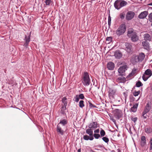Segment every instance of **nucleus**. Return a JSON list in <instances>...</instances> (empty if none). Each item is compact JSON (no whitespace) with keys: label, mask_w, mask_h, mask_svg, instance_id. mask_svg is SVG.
Instances as JSON below:
<instances>
[{"label":"nucleus","mask_w":152,"mask_h":152,"mask_svg":"<svg viewBox=\"0 0 152 152\" xmlns=\"http://www.w3.org/2000/svg\"><path fill=\"white\" fill-rule=\"evenodd\" d=\"M127 35L128 37L131 38V40L133 42H135L139 39L137 33L133 29H129L127 32Z\"/></svg>","instance_id":"nucleus-1"},{"label":"nucleus","mask_w":152,"mask_h":152,"mask_svg":"<svg viewBox=\"0 0 152 152\" xmlns=\"http://www.w3.org/2000/svg\"><path fill=\"white\" fill-rule=\"evenodd\" d=\"M82 83L85 86H88L91 83V80L89 74L87 72H84L81 79Z\"/></svg>","instance_id":"nucleus-2"},{"label":"nucleus","mask_w":152,"mask_h":152,"mask_svg":"<svg viewBox=\"0 0 152 152\" xmlns=\"http://www.w3.org/2000/svg\"><path fill=\"white\" fill-rule=\"evenodd\" d=\"M127 4V2L124 0H117L114 2V5L116 9L119 10L126 6Z\"/></svg>","instance_id":"nucleus-3"},{"label":"nucleus","mask_w":152,"mask_h":152,"mask_svg":"<svg viewBox=\"0 0 152 152\" xmlns=\"http://www.w3.org/2000/svg\"><path fill=\"white\" fill-rule=\"evenodd\" d=\"M126 30V26L125 24H121L116 31L115 34L117 35L119 37L123 34Z\"/></svg>","instance_id":"nucleus-4"},{"label":"nucleus","mask_w":152,"mask_h":152,"mask_svg":"<svg viewBox=\"0 0 152 152\" xmlns=\"http://www.w3.org/2000/svg\"><path fill=\"white\" fill-rule=\"evenodd\" d=\"M112 113L115 117L117 119H120L123 115L122 111L119 109H116L113 110Z\"/></svg>","instance_id":"nucleus-5"},{"label":"nucleus","mask_w":152,"mask_h":152,"mask_svg":"<svg viewBox=\"0 0 152 152\" xmlns=\"http://www.w3.org/2000/svg\"><path fill=\"white\" fill-rule=\"evenodd\" d=\"M128 67L127 65L125 64L121 66L118 69V71L120 75H123L125 74V71L127 70Z\"/></svg>","instance_id":"nucleus-6"},{"label":"nucleus","mask_w":152,"mask_h":152,"mask_svg":"<svg viewBox=\"0 0 152 152\" xmlns=\"http://www.w3.org/2000/svg\"><path fill=\"white\" fill-rule=\"evenodd\" d=\"M142 45L143 48L148 51H149L150 50V45L148 41L146 40H144L142 42Z\"/></svg>","instance_id":"nucleus-7"},{"label":"nucleus","mask_w":152,"mask_h":152,"mask_svg":"<svg viewBox=\"0 0 152 152\" xmlns=\"http://www.w3.org/2000/svg\"><path fill=\"white\" fill-rule=\"evenodd\" d=\"M134 13L132 11H128L126 14V20H132L134 17Z\"/></svg>","instance_id":"nucleus-8"},{"label":"nucleus","mask_w":152,"mask_h":152,"mask_svg":"<svg viewBox=\"0 0 152 152\" xmlns=\"http://www.w3.org/2000/svg\"><path fill=\"white\" fill-rule=\"evenodd\" d=\"M145 57V55L143 53H140L138 56H136L135 57L136 62L142 61L144 59Z\"/></svg>","instance_id":"nucleus-9"},{"label":"nucleus","mask_w":152,"mask_h":152,"mask_svg":"<svg viewBox=\"0 0 152 152\" xmlns=\"http://www.w3.org/2000/svg\"><path fill=\"white\" fill-rule=\"evenodd\" d=\"M66 130L65 131H64L61 128L58 124L57 126L56 130L58 135H63Z\"/></svg>","instance_id":"nucleus-10"},{"label":"nucleus","mask_w":152,"mask_h":152,"mask_svg":"<svg viewBox=\"0 0 152 152\" xmlns=\"http://www.w3.org/2000/svg\"><path fill=\"white\" fill-rule=\"evenodd\" d=\"M148 14V11H145L140 13L138 16V17L140 19H143L145 18Z\"/></svg>","instance_id":"nucleus-11"},{"label":"nucleus","mask_w":152,"mask_h":152,"mask_svg":"<svg viewBox=\"0 0 152 152\" xmlns=\"http://www.w3.org/2000/svg\"><path fill=\"white\" fill-rule=\"evenodd\" d=\"M116 90L115 89L109 88L108 92V96L110 98H113L115 94Z\"/></svg>","instance_id":"nucleus-12"},{"label":"nucleus","mask_w":152,"mask_h":152,"mask_svg":"<svg viewBox=\"0 0 152 152\" xmlns=\"http://www.w3.org/2000/svg\"><path fill=\"white\" fill-rule=\"evenodd\" d=\"M97 123L96 122L93 121L92 122L90 123L88 126V127L89 128H91L92 129H95L97 127Z\"/></svg>","instance_id":"nucleus-13"},{"label":"nucleus","mask_w":152,"mask_h":152,"mask_svg":"<svg viewBox=\"0 0 152 152\" xmlns=\"http://www.w3.org/2000/svg\"><path fill=\"white\" fill-rule=\"evenodd\" d=\"M114 56L116 58L119 59L122 57V54L119 50H117L115 51Z\"/></svg>","instance_id":"nucleus-14"},{"label":"nucleus","mask_w":152,"mask_h":152,"mask_svg":"<svg viewBox=\"0 0 152 152\" xmlns=\"http://www.w3.org/2000/svg\"><path fill=\"white\" fill-rule=\"evenodd\" d=\"M126 49L127 53L129 54H132V45L128 43L126 44Z\"/></svg>","instance_id":"nucleus-15"},{"label":"nucleus","mask_w":152,"mask_h":152,"mask_svg":"<svg viewBox=\"0 0 152 152\" xmlns=\"http://www.w3.org/2000/svg\"><path fill=\"white\" fill-rule=\"evenodd\" d=\"M144 40H146L147 41L150 42L151 41L152 38L150 35L148 33L145 34L143 35Z\"/></svg>","instance_id":"nucleus-16"},{"label":"nucleus","mask_w":152,"mask_h":152,"mask_svg":"<svg viewBox=\"0 0 152 152\" xmlns=\"http://www.w3.org/2000/svg\"><path fill=\"white\" fill-rule=\"evenodd\" d=\"M24 40L25 42L24 44V46L25 47L27 48L30 40V37L29 36L27 37L26 36H25V38L24 39Z\"/></svg>","instance_id":"nucleus-17"},{"label":"nucleus","mask_w":152,"mask_h":152,"mask_svg":"<svg viewBox=\"0 0 152 152\" xmlns=\"http://www.w3.org/2000/svg\"><path fill=\"white\" fill-rule=\"evenodd\" d=\"M115 67L114 64L112 62H110L108 63L107 65V68L111 70H113Z\"/></svg>","instance_id":"nucleus-18"},{"label":"nucleus","mask_w":152,"mask_h":152,"mask_svg":"<svg viewBox=\"0 0 152 152\" xmlns=\"http://www.w3.org/2000/svg\"><path fill=\"white\" fill-rule=\"evenodd\" d=\"M68 121L66 118L63 119H61L58 124H61L62 126H65L68 123Z\"/></svg>","instance_id":"nucleus-19"},{"label":"nucleus","mask_w":152,"mask_h":152,"mask_svg":"<svg viewBox=\"0 0 152 152\" xmlns=\"http://www.w3.org/2000/svg\"><path fill=\"white\" fill-rule=\"evenodd\" d=\"M138 105V103H136L135 104L133 105L132 107L131 108L130 111L134 113L137 110Z\"/></svg>","instance_id":"nucleus-20"},{"label":"nucleus","mask_w":152,"mask_h":152,"mask_svg":"<svg viewBox=\"0 0 152 152\" xmlns=\"http://www.w3.org/2000/svg\"><path fill=\"white\" fill-rule=\"evenodd\" d=\"M89 137L87 135H85L83 136V139L86 140H92L94 139V136L92 135L91 136H89Z\"/></svg>","instance_id":"nucleus-21"},{"label":"nucleus","mask_w":152,"mask_h":152,"mask_svg":"<svg viewBox=\"0 0 152 152\" xmlns=\"http://www.w3.org/2000/svg\"><path fill=\"white\" fill-rule=\"evenodd\" d=\"M146 143V138L145 136H142L141 137L140 144L142 146H143Z\"/></svg>","instance_id":"nucleus-22"},{"label":"nucleus","mask_w":152,"mask_h":152,"mask_svg":"<svg viewBox=\"0 0 152 152\" xmlns=\"http://www.w3.org/2000/svg\"><path fill=\"white\" fill-rule=\"evenodd\" d=\"M137 69L134 68L132 70L131 73H130L129 75L127 76V78H128L129 77H132L136 73Z\"/></svg>","instance_id":"nucleus-23"},{"label":"nucleus","mask_w":152,"mask_h":152,"mask_svg":"<svg viewBox=\"0 0 152 152\" xmlns=\"http://www.w3.org/2000/svg\"><path fill=\"white\" fill-rule=\"evenodd\" d=\"M93 129L89 128L86 130V133L89 136H91L93 135Z\"/></svg>","instance_id":"nucleus-24"},{"label":"nucleus","mask_w":152,"mask_h":152,"mask_svg":"<svg viewBox=\"0 0 152 152\" xmlns=\"http://www.w3.org/2000/svg\"><path fill=\"white\" fill-rule=\"evenodd\" d=\"M144 74L150 77L152 75L151 71L150 69H147L145 72Z\"/></svg>","instance_id":"nucleus-25"},{"label":"nucleus","mask_w":152,"mask_h":152,"mask_svg":"<svg viewBox=\"0 0 152 152\" xmlns=\"http://www.w3.org/2000/svg\"><path fill=\"white\" fill-rule=\"evenodd\" d=\"M117 81L120 83H124L126 81V78L123 77H120L117 79Z\"/></svg>","instance_id":"nucleus-26"},{"label":"nucleus","mask_w":152,"mask_h":152,"mask_svg":"<svg viewBox=\"0 0 152 152\" xmlns=\"http://www.w3.org/2000/svg\"><path fill=\"white\" fill-rule=\"evenodd\" d=\"M62 102L64 104L63 106L66 107L67 105V98L66 97H64L62 99Z\"/></svg>","instance_id":"nucleus-27"},{"label":"nucleus","mask_w":152,"mask_h":152,"mask_svg":"<svg viewBox=\"0 0 152 152\" xmlns=\"http://www.w3.org/2000/svg\"><path fill=\"white\" fill-rule=\"evenodd\" d=\"M66 109V107L62 106L61 107L60 111L61 113L63 114H65V111Z\"/></svg>","instance_id":"nucleus-28"},{"label":"nucleus","mask_w":152,"mask_h":152,"mask_svg":"<svg viewBox=\"0 0 152 152\" xmlns=\"http://www.w3.org/2000/svg\"><path fill=\"white\" fill-rule=\"evenodd\" d=\"M145 132L147 134H149L152 132V129L150 127H147L145 129Z\"/></svg>","instance_id":"nucleus-29"},{"label":"nucleus","mask_w":152,"mask_h":152,"mask_svg":"<svg viewBox=\"0 0 152 152\" xmlns=\"http://www.w3.org/2000/svg\"><path fill=\"white\" fill-rule=\"evenodd\" d=\"M79 107L81 108H83L84 107V102L83 100H80L79 102Z\"/></svg>","instance_id":"nucleus-30"},{"label":"nucleus","mask_w":152,"mask_h":152,"mask_svg":"<svg viewBox=\"0 0 152 152\" xmlns=\"http://www.w3.org/2000/svg\"><path fill=\"white\" fill-rule=\"evenodd\" d=\"M150 77L148 76V75L145 74H144L142 76V78L143 80L144 81H146L148 78Z\"/></svg>","instance_id":"nucleus-31"},{"label":"nucleus","mask_w":152,"mask_h":152,"mask_svg":"<svg viewBox=\"0 0 152 152\" xmlns=\"http://www.w3.org/2000/svg\"><path fill=\"white\" fill-rule=\"evenodd\" d=\"M111 18L110 15V14H109L108 15V23L109 27H110V26H111Z\"/></svg>","instance_id":"nucleus-32"},{"label":"nucleus","mask_w":152,"mask_h":152,"mask_svg":"<svg viewBox=\"0 0 152 152\" xmlns=\"http://www.w3.org/2000/svg\"><path fill=\"white\" fill-rule=\"evenodd\" d=\"M79 99H80L78 96V95H76L74 97L73 99V100L74 101L76 102H78Z\"/></svg>","instance_id":"nucleus-33"},{"label":"nucleus","mask_w":152,"mask_h":152,"mask_svg":"<svg viewBox=\"0 0 152 152\" xmlns=\"http://www.w3.org/2000/svg\"><path fill=\"white\" fill-rule=\"evenodd\" d=\"M45 3L46 5L49 6L52 5V1L51 0H46Z\"/></svg>","instance_id":"nucleus-34"},{"label":"nucleus","mask_w":152,"mask_h":152,"mask_svg":"<svg viewBox=\"0 0 152 152\" xmlns=\"http://www.w3.org/2000/svg\"><path fill=\"white\" fill-rule=\"evenodd\" d=\"M142 85L143 84L140 81L137 82L136 84V85L137 87H139L140 86H142Z\"/></svg>","instance_id":"nucleus-35"},{"label":"nucleus","mask_w":152,"mask_h":152,"mask_svg":"<svg viewBox=\"0 0 152 152\" xmlns=\"http://www.w3.org/2000/svg\"><path fill=\"white\" fill-rule=\"evenodd\" d=\"M140 91H134L133 92V95L134 96H138L140 94Z\"/></svg>","instance_id":"nucleus-36"},{"label":"nucleus","mask_w":152,"mask_h":152,"mask_svg":"<svg viewBox=\"0 0 152 152\" xmlns=\"http://www.w3.org/2000/svg\"><path fill=\"white\" fill-rule=\"evenodd\" d=\"M93 135L95 138L96 139H98L100 137V135L98 134L94 133Z\"/></svg>","instance_id":"nucleus-37"},{"label":"nucleus","mask_w":152,"mask_h":152,"mask_svg":"<svg viewBox=\"0 0 152 152\" xmlns=\"http://www.w3.org/2000/svg\"><path fill=\"white\" fill-rule=\"evenodd\" d=\"M102 140L106 143H108L109 141V139L106 137H102Z\"/></svg>","instance_id":"nucleus-38"},{"label":"nucleus","mask_w":152,"mask_h":152,"mask_svg":"<svg viewBox=\"0 0 152 152\" xmlns=\"http://www.w3.org/2000/svg\"><path fill=\"white\" fill-rule=\"evenodd\" d=\"M79 99H83L85 98L84 94H80L79 95H78Z\"/></svg>","instance_id":"nucleus-39"},{"label":"nucleus","mask_w":152,"mask_h":152,"mask_svg":"<svg viewBox=\"0 0 152 152\" xmlns=\"http://www.w3.org/2000/svg\"><path fill=\"white\" fill-rule=\"evenodd\" d=\"M100 134L101 137L104 136L105 135V132L104 130L102 129L100 131Z\"/></svg>","instance_id":"nucleus-40"},{"label":"nucleus","mask_w":152,"mask_h":152,"mask_svg":"<svg viewBox=\"0 0 152 152\" xmlns=\"http://www.w3.org/2000/svg\"><path fill=\"white\" fill-rule=\"evenodd\" d=\"M137 119L138 118L137 117L133 118V117H131V120L134 122V123L135 124V123L137 121Z\"/></svg>","instance_id":"nucleus-41"},{"label":"nucleus","mask_w":152,"mask_h":152,"mask_svg":"<svg viewBox=\"0 0 152 152\" xmlns=\"http://www.w3.org/2000/svg\"><path fill=\"white\" fill-rule=\"evenodd\" d=\"M148 19L150 22H152V12L148 15Z\"/></svg>","instance_id":"nucleus-42"},{"label":"nucleus","mask_w":152,"mask_h":152,"mask_svg":"<svg viewBox=\"0 0 152 152\" xmlns=\"http://www.w3.org/2000/svg\"><path fill=\"white\" fill-rule=\"evenodd\" d=\"M112 37H107L106 38V40L109 41L110 42L112 41Z\"/></svg>","instance_id":"nucleus-43"},{"label":"nucleus","mask_w":152,"mask_h":152,"mask_svg":"<svg viewBox=\"0 0 152 152\" xmlns=\"http://www.w3.org/2000/svg\"><path fill=\"white\" fill-rule=\"evenodd\" d=\"M89 107L91 108L92 107L96 108V106L92 104L90 102H88Z\"/></svg>","instance_id":"nucleus-44"},{"label":"nucleus","mask_w":152,"mask_h":152,"mask_svg":"<svg viewBox=\"0 0 152 152\" xmlns=\"http://www.w3.org/2000/svg\"><path fill=\"white\" fill-rule=\"evenodd\" d=\"M125 14H123V13H121L120 15V18L122 19H124L125 18Z\"/></svg>","instance_id":"nucleus-45"},{"label":"nucleus","mask_w":152,"mask_h":152,"mask_svg":"<svg viewBox=\"0 0 152 152\" xmlns=\"http://www.w3.org/2000/svg\"><path fill=\"white\" fill-rule=\"evenodd\" d=\"M110 119L111 120L114 124L116 123V121L114 119L113 117L112 116H110Z\"/></svg>","instance_id":"nucleus-46"},{"label":"nucleus","mask_w":152,"mask_h":152,"mask_svg":"<svg viewBox=\"0 0 152 152\" xmlns=\"http://www.w3.org/2000/svg\"><path fill=\"white\" fill-rule=\"evenodd\" d=\"M142 116L144 119H145L147 118L148 115L147 114L142 113Z\"/></svg>","instance_id":"nucleus-47"},{"label":"nucleus","mask_w":152,"mask_h":152,"mask_svg":"<svg viewBox=\"0 0 152 152\" xmlns=\"http://www.w3.org/2000/svg\"><path fill=\"white\" fill-rule=\"evenodd\" d=\"M99 129H96L94 131L95 133H99Z\"/></svg>","instance_id":"nucleus-48"},{"label":"nucleus","mask_w":152,"mask_h":152,"mask_svg":"<svg viewBox=\"0 0 152 152\" xmlns=\"http://www.w3.org/2000/svg\"><path fill=\"white\" fill-rule=\"evenodd\" d=\"M149 112L145 109H144V111L142 112V113L144 114H147Z\"/></svg>","instance_id":"nucleus-49"},{"label":"nucleus","mask_w":152,"mask_h":152,"mask_svg":"<svg viewBox=\"0 0 152 152\" xmlns=\"http://www.w3.org/2000/svg\"><path fill=\"white\" fill-rule=\"evenodd\" d=\"M144 109L149 112L150 109V107H145Z\"/></svg>","instance_id":"nucleus-50"},{"label":"nucleus","mask_w":152,"mask_h":152,"mask_svg":"<svg viewBox=\"0 0 152 152\" xmlns=\"http://www.w3.org/2000/svg\"><path fill=\"white\" fill-rule=\"evenodd\" d=\"M151 145L150 147V149H152V138L151 139L150 141Z\"/></svg>","instance_id":"nucleus-51"},{"label":"nucleus","mask_w":152,"mask_h":152,"mask_svg":"<svg viewBox=\"0 0 152 152\" xmlns=\"http://www.w3.org/2000/svg\"><path fill=\"white\" fill-rule=\"evenodd\" d=\"M146 107H150L149 104H148V103L147 104Z\"/></svg>","instance_id":"nucleus-52"},{"label":"nucleus","mask_w":152,"mask_h":152,"mask_svg":"<svg viewBox=\"0 0 152 152\" xmlns=\"http://www.w3.org/2000/svg\"><path fill=\"white\" fill-rule=\"evenodd\" d=\"M148 5H149V6H152V2L149 3L148 4Z\"/></svg>","instance_id":"nucleus-53"},{"label":"nucleus","mask_w":152,"mask_h":152,"mask_svg":"<svg viewBox=\"0 0 152 152\" xmlns=\"http://www.w3.org/2000/svg\"><path fill=\"white\" fill-rule=\"evenodd\" d=\"M78 152H81V150L80 149H78L77 151Z\"/></svg>","instance_id":"nucleus-54"},{"label":"nucleus","mask_w":152,"mask_h":152,"mask_svg":"<svg viewBox=\"0 0 152 152\" xmlns=\"http://www.w3.org/2000/svg\"><path fill=\"white\" fill-rule=\"evenodd\" d=\"M134 98L133 97L132 98V99H131V100H132V101H134Z\"/></svg>","instance_id":"nucleus-55"},{"label":"nucleus","mask_w":152,"mask_h":152,"mask_svg":"<svg viewBox=\"0 0 152 152\" xmlns=\"http://www.w3.org/2000/svg\"><path fill=\"white\" fill-rule=\"evenodd\" d=\"M96 0H91V1H95Z\"/></svg>","instance_id":"nucleus-56"},{"label":"nucleus","mask_w":152,"mask_h":152,"mask_svg":"<svg viewBox=\"0 0 152 152\" xmlns=\"http://www.w3.org/2000/svg\"><path fill=\"white\" fill-rule=\"evenodd\" d=\"M9 84H11V82H9Z\"/></svg>","instance_id":"nucleus-57"},{"label":"nucleus","mask_w":152,"mask_h":152,"mask_svg":"<svg viewBox=\"0 0 152 152\" xmlns=\"http://www.w3.org/2000/svg\"><path fill=\"white\" fill-rule=\"evenodd\" d=\"M139 99H140V98H138V100H139Z\"/></svg>","instance_id":"nucleus-58"},{"label":"nucleus","mask_w":152,"mask_h":152,"mask_svg":"<svg viewBox=\"0 0 152 152\" xmlns=\"http://www.w3.org/2000/svg\"><path fill=\"white\" fill-rule=\"evenodd\" d=\"M141 1H142V0H140Z\"/></svg>","instance_id":"nucleus-59"}]
</instances>
